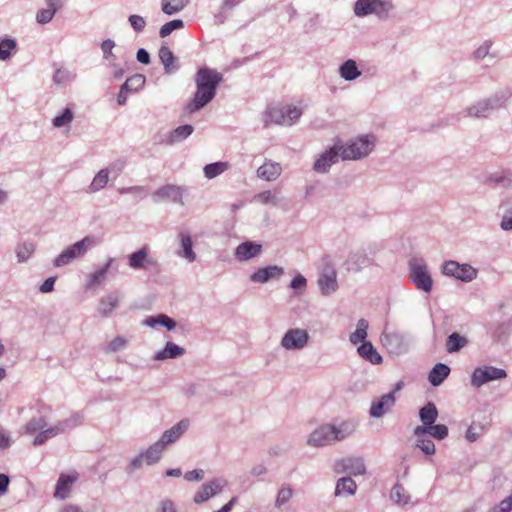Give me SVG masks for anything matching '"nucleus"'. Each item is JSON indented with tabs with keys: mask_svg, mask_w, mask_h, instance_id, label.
<instances>
[{
	"mask_svg": "<svg viewBox=\"0 0 512 512\" xmlns=\"http://www.w3.org/2000/svg\"><path fill=\"white\" fill-rule=\"evenodd\" d=\"M411 279L417 288H431L432 286V279L424 266H414L411 271Z\"/></svg>",
	"mask_w": 512,
	"mask_h": 512,
	"instance_id": "obj_23",
	"label": "nucleus"
},
{
	"mask_svg": "<svg viewBox=\"0 0 512 512\" xmlns=\"http://www.w3.org/2000/svg\"><path fill=\"white\" fill-rule=\"evenodd\" d=\"M415 446L426 455H433L435 453V444L430 438L424 437L417 439Z\"/></svg>",
	"mask_w": 512,
	"mask_h": 512,
	"instance_id": "obj_51",
	"label": "nucleus"
},
{
	"mask_svg": "<svg viewBox=\"0 0 512 512\" xmlns=\"http://www.w3.org/2000/svg\"><path fill=\"white\" fill-rule=\"evenodd\" d=\"M182 252L180 255L186 258L188 261L193 262L196 259V255L192 249V239L185 233H180Z\"/></svg>",
	"mask_w": 512,
	"mask_h": 512,
	"instance_id": "obj_41",
	"label": "nucleus"
},
{
	"mask_svg": "<svg viewBox=\"0 0 512 512\" xmlns=\"http://www.w3.org/2000/svg\"><path fill=\"white\" fill-rule=\"evenodd\" d=\"M127 339L123 336H117L111 340L104 348V352L107 354L118 352L123 350L127 345Z\"/></svg>",
	"mask_w": 512,
	"mask_h": 512,
	"instance_id": "obj_46",
	"label": "nucleus"
},
{
	"mask_svg": "<svg viewBox=\"0 0 512 512\" xmlns=\"http://www.w3.org/2000/svg\"><path fill=\"white\" fill-rule=\"evenodd\" d=\"M128 265L134 270H155L158 267L156 257L151 253L148 246H143L128 257Z\"/></svg>",
	"mask_w": 512,
	"mask_h": 512,
	"instance_id": "obj_6",
	"label": "nucleus"
},
{
	"mask_svg": "<svg viewBox=\"0 0 512 512\" xmlns=\"http://www.w3.org/2000/svg\"><path fill=\"white\" fill-rule=\"evenodd\" d=\"M357 352L363 359L371 364L378 365L382 363V356L377 352L371 342H363L357 348Z\"/></svg>",
	"mask_w": 512,
	"mask_h": 512,
	"instance_id": "obj_27",
	"label": "nucleus"
},
{
	"mask_svg": "<svg viewBox=\"0 0 512 512\" xmlns=\"http://www.w3.org/2000/svg\"><path fill=\"white\" fill-rule=\"evenodd\" d=\"M381 342L388 353L394 356H400L407 353L410 347L408 335L396 330H385L381 335Z\"/></svg>",
	"mask_w": 512,
	"mask_h": 512,
	"instance_id": "obj_3",
	"label": "nucleus"
},
{
	"mask_svg": "<svg viewBox=\"0 0 512 512\" xmlns=\"http://www.w3.org/2000/svg\"><path fill=\"white\" fill-rule=\"evenodd\" d=\"M392 8L389 2L382 0H357L354 6V12L357 16H366L368 14H377L384 17Z\"/></svg>",
	"mask_w": 512,
	"mask_h": 512,
	"instance_id": "obj_9",
	"label": "nucleus"
},
{
	"mask_svg": "<svg viewBox=\"0 0 512 512\" xmlns=\"http://www.w3.org/2000/svg\"><path fill=\"white\" fill-rule=\"evenodd\" d=\"M342 145L335 144L332 148L323 153L315 162L314 170L316 172H326L328 168L338 161L341 157Z\"/></svg>",
	"mask_w": 512,
	"mask_h": 512,
	"instance_id": "obj_14",
	"label": "nucleus"
},
{
	"mask_svg": "<svg viewBox=\"0 0 512 512\" xmlns=\"http://www.w3.org/2000/svg\"><path fill=\"white\" fill-rule=\"evenodd\" d=\"M109 264L104 265L99 270L95 271L90 275L91 278V285H100L103 283L108 271H109Z\"/></svg>",
	"mask_w": 512,
	"mask_h": 512,
	"instance_id": "obj_56",
	"label": "nucleus"
},
{
	"mask_svg": "<svg viewBox=\"0 0 512 512\" xmlns=\"http://www.w3.org/2000/svg\"><path fill=\"white\" fill-rule=\"evenodd\" d=\"M144 461H145V458L141 451L138 455L134 456L130 460L129 464L127 465V467L125 469L126 473L128 475L133 474L136 470L140 469L143 466Z\"/></svg>",
	"mask_w": 512,
	"mask_h": 512,
	"instance_id": "obj_55",
	"label": "nucleus"
},
{
	"mask_svg": "<svg viewBox=\"0 0 512 512\" xmlns=\"http://www.w3.org/2000/svg\"><path fill=\"white\" fill-rule=\"evenodd\" d=\"M34 251L33 244H25L18 248L17 255L20 260H26Z\"/></svg>",
	"mask_w": 512,
	"mask_h": 512,
	"instance_id": "obj_62",
	"label": "nucleus"
},
{
	"mask_svg": "<svg viewBox=\"0 0 512 512\" xmlns=\"http://www.w3.org/2000/svg\"><path fill=\"white\" fill-rule=\"evenodd\" d=\"M165 448L158 441L149 446L146 450H143L142 453L145 458V462L147 465H154L158 463L162 457Z\"/></svg>",
	"mask_w": 512,
	"mask_h": 512,
	"instance_id": "obj_31",
	"label": "nucleus"
},
{
	"mask_svg": "<svg viewBox=\"0 0 512 512\" xmlns=\"http://www.w3.org/2000/svg\"><path fill=\"white\" fill-rule=\"evenodd\" d=\"M512 498L510 496L503 499L498 505H495L490 512H511Z\"/></svg>",
	"mask_w": 512,
	"mask_h": 512,
	"instance_id": "obj_58",
	"label": "nucleus"
},
{
	"mask_svg": "<svg viewBox=\"0 0 512 512\" xmlns=\"http://www.w3.org/2000/svg\"><path fill=\"white\" fill-rule=\"evenodd\" d=\"M193 127L189 124L177 127L170 135L171 141H181L191 135Z\"/></svg>",
	"mask_w": 512,
	"mask_h": 512,
	"instance_id": "obj_49",
	"label": "nucleus"
},
{
	"mask_svg": "<svg viewBox=\"0 0 512 512\" xmlns=\"http://www.w3.org/2000/svg\"><path fill=\"white\" fill-rule=\"evenodd\" d=\"M467 343L468 340L466 337L460 335L457 332H453L447 337L446 350L449 353H455L465 347Z\"/></svg>",
	"mask_w": 512,
	"mask_h": 512,
	"instance_id": "obj_35",
	"label": "nucleus"
},
{
	"mask_svg": "<svg viewBox=\"0 0 512 512\" xmlns=\"http://www.w3.org/2000/svg\"><path fill=\"white\" fill-rule=\"evenodd\" d=\"M501 227L504 230H512V211L507 212L501 222Z\"/></svg>",
	"mask_w": 512,
	"mask_h": 512,
	"instance_id": "obj_64",
	"label": "nucleus"
},
{
	"mask_svg": "<svg viewBox=\"0 0 512 512\" xmlns=\"http://www.w3.org/2000/svg\"><path fill=\"white\" fill-rule=\"evenodd\" d=\"M10 484V477L7 474L0 473V496H3Z\"/></svg>",
	"mask_w": 512,
	"mask_h": 512,
	"instance_id": "obj_63",
	"label": "nucleus"
},
{
	"mask_svg": "<svg viewBox=\"0 0 512 512\" xmlns=\"http://www.w3.org/2000/svg\"><path fill=\"white\" fill-rule=\"evenodd\" d=\"M222 81V75L209 68L198 70L195 78L197 90L194 98L187 104L186 111L193 113L207 105L216 94L217 85Z\"/></svg>",
	"mask_w": 512,
	"mask_h": 512,
	"instance_id": "obj_1",
	"label": "nucleus"
},
{
	"mask_svg": "<svg viewBox=\"0 0 512 512\" xmlns=\"http://www.w3.org/2000/svg\"><path fill=\"white\" fill-rule=\"evenodd\" d=\"M334 471L338 474L362 476L366 473V465L362 457H345L335 462Z\"/></svg>",
	"mask_w": 512,
	"mask_h": 512,
	"instance_id": "obj_10",
	"label": "nucleus"
},
{
	"mask_svg": "<svg viewBox=\"0 0 512 512\" xmlns=\"http://www.w3.org/2000/svg\"><path fill=\"white\" fill-rule=\"evenodd\" d=\"M357 424L352 420L342 421L338 425H334V438L342 441L351 436L356 431Z\"/></svg>",
	"mask_w": 512,
	"mask_h": 512,
	"instance_id": "obj_29",
	"label": "nucleus"
},
{
	"mask_svg": "<svg viewBox=\"0 0 512 512\" xmlns=\"http://www.w3.org/2000/svg\"><path fill=\"white\" fill-rule=\"evenodd\" d=\"M227 168L228 164L226 162L211 163L204 167V174L207 178L212 179L223 173Z\"/></svg>",
	"mask_w": 512,
	"mask_h": 512,
	"instance_id": "obj_44",
	"label": "nucleus"
},
{
	"mask_svg": "<svg viewBox=\"0 0 512 512\" xmlns=\"http://www.w3.org/2000/svg\"><path fill=\"white\" fill-rule=\"evenodd\" d=\"M122 297L116 291L108 293L99 301L98 311L103 317H108L119 306Z\"/></svg>",
	"mask_w": 512,
	"mask_h": 512,
	"instance_id": "obj_19",
	"label": "nucleus"
},
{
	"mask_svg": "<svg viewBox=\"0 0 512 512\" xmlns=\"http://www.w3.org/2000/svg\"><path fill=\"white\" fill-rule=\"evenodd\" d=\"M357 485L351 477H342L337 480L335 487V496L347 494L352 496L356 493Z\"/></svg>",
	"mask_w": 512,
	"mask_h": 512,
	"instance_id": "obj_34",
	"label": "nucleus"
},
{
	"mask_svg": "<svg viewBox=\"0 0 512 512\" xmlns=\"http://www.w3.org/2000/svg\"><path fill=\"white\" fill-rule=\"evenodd\" d=\"M294 491L289 484H283L280 489L278 490L276 499H275V507L281 508L286 503L289 502V500L293 497Z\"/></svg>",
	"mask_w": 512,
	"mask_h": 512,
	"instance_id": "obj_40",
	"label": "nucleus"
},
{
	"mask_svg": "<svg viewBox=\"0 0 512 512\" xmlns=\"http://www.w3.org/2000/svg\"><path fill=\"white\" fill-rule=\"evenodd\" d=\"M419 417L421 422L426 426L434 424L438 417L436 405L433 402H428L419 410Z\"/></svg>",
	"mask_w": 512,
	"mask_h": 512,
	"instance_id": "obj_33",
	"label": "nucleus"
},
{
	"mask_svg": "<svg viewBox=\"0 0 512 512\" xmlns=\"http://www.w3.org/2000/svg\"><path fill=\"white\" fill-rule=\"evenodd\" d=\"M47 423L44 417L30 419L24 427L25 433L34 434L37 431H42Z\"/></svg>",
	"mask_w": 512,
	"mask_h": 512,
	"instance_id": "obj_48",
	"label": "nucleus"
},
{
	"mask_svg": "<svg viewBox=\"0 0 512 512\" xmlns=\"http://www.w3.org/2000/svg\"><path fill=\"white\" fill-rule=\"evenodd\" d=\"M429 435L437 440H443L448 436V427L444 424H432L429 426Z\"/></svg>",
	"mask_w": 512,
	"mask_h": 512,
	"instance_id": "obj_53",
	"label": "nucleus"
},
{
	"mask_svg": "<svg viewBox=\"0 0 512 512\" xmlns=\"http://www.w3.org/2000/svg\"><path fill=\"white\" fill-rule=\"evenodd\" d=\"M182 196L183 190L175 185H165L154 193L156 200H172L180 204H183Z\"/></svg>",
	"mask_w": 512,
	"mask_h": 512,
	"instance_id": "obj_20",
	"label": "nucleus"
},
{
	"mask_svg": "<svg viewBox=\"0 0 512 512\" xmlns=\"http://www.w3.org/2000/svg\"><path fill=\"white\" fill-rule=\"evenodd\" d=\"M487 429V424L482 422H473L466 430L465 439L468 442H475Z\"/></svg>",
	"mask_w": 512,
	"mask_h": 512,
	"instance_id": "obj_42",
	"label": "nucleus"
},
{
	"mask_svg": "<svg viewBox=\"0 0 512 512\" xmlns=\"http://www.w3.org/2000/svg\"><path fill=\"white\" fill-rule=\"evenodd\" d=\"M506 377L507 373L502 368H497L494 366L477 367L472 372L471 385L474 388H480L481 386L488 382L504 379Z\"/></svg>",
	"mask_w": 512,
	"mask_h": 512,
	"instance_id": "obj_7",
	"label": "nucleus"
},
{
	"mask_svg": "<svg viewBox=\"0 0 512 512\" xmlns=\"http://www.w3.org/2000/svg\"><path fill=\"white\" fill-rule=\"evenodd\" d=\"M367 329H368V321L365 319H360L357 322L356 330L350 335V342L354 345L358 343L367 342L365 339L367 337Z\"/></svg>",
	"mask_w": 512,
	"mask_h": 512,
	"instance_id": "obj_37",
	"label": "nucleus"
},
{
	"mask_svg": "<svg viewBox=\"0 0 512 512\" xmlns=\"http://www.w3.org/2000/svg\"><path fill=\"white\" fill-rule=\"evenodd\" d=\"M129 23L136 32L142 31L146 26L145 19L140 15H131Z\"/></svg>",
	"mask_w": 512,
	"mask_h": 512,
	"instance_id": "obj_59",
	"label": "nucleus"
},
{
	"mask_svg": "<svg viewBox=\"0 0 512 512\" xmlns=\"http://www.w3.org/2000/svg\"><path fill=\"white\" fill-rule=\"evenodd\" d=\"M261 252V245L254 242H244L235 251V256L240 261H246L257 256Z\"/></svg>",
	"mask_w": 512,
	"mask_h": 512,
	"instance_id": "obj_22",
	"label": "nucleus"
},
{
	"mask_svg": "<svg viewBox=\"0 0 512 512\" xmlns=\"http://www.w3.org/2000/svg\"><path fill=\"white\" fill-rule=\"evenodd\" d=\"M184 26L183 21L180 19H175L170 22L165 23L159 31V34L162 38L169 36L174 30L181 29Z\"/></svg>",
	"mask_w": 512,
	"mask_h": 512,
	"instance_id": "obj_50",
	"label": "nucleus"
},
{
	"mask_svg": "<svg viewBox=\"0 0 512 512\" xmlns=\"http://www.w3.org/2000/svg\"><path fill=\"white\" fill-rule=\"evenodd\" d=\"M185 354V349L173 342H167L165 347L154 355V360L163 361L175 359Z\"/></svg>",
	"mask_w": 512,
	"mask_h": 512,
	"instance_id": "obj_21",
	"label": "nucleus"
},
{
	"mask_svg": "<svg viewBox=\"0 0 512 512\" xmlns=\"http://www.w3.org/2000/svg\"><path fill=\"white\" fill-rule=\"evenodd\" d=\"M63 433V429L59 427L58 423L50 428L42 429L33 440L34 446L44 444L48 439Z\"/></svg>",
	"mask_w": 512,
	"mask_h": 512,
	"instance_id": "obj_36",
	"label": "nucleus"
},
{
	"mask_svg": "<svg viewBox=\"0 0 512 512\" xmlns=\"http://www.w3.org/2000/svg\"><path fill=\"white\" fill-rule=\"evenodd\" d=\"M189 0H161L162 11L167 15H173L183 10Z\"/></svg>",
	"mask_w": 512,
	"mask_h": 512,
	"instance_id": "obj_38",
	"label": "nucleus"
},
{
	"mask_svg": "<svg viewBox=\"0 0 512 512\" xmlns=\"http://www.w3.org/2000/svg\"><path fill=\"white\" fill-rule=\"evenodd\" d=\"M72 120H73V113L69 108H66L61 115L56 116L53 119V125L57 128L64 127V126H67L68 124H70L72 122Z\"/></svg>",
	"mask_w": 512,
	"mask_h": 512,
	"instance_id": "obj_52",
	"label": "nucleus"
},
{
	"mask_svg": "<svg viewBox=\"0 0 512 512\" xmlns=\"http://www.w3.org/2000/svg\"><path fill=\"white\" fill-rule=\"evenodd\" d=\"M310 340V335L306 329L290 328L281 338L280 345L288 351H300L304 349Z\"/></svg>",
	"mask_w": 512,
	"mask_h": 512,
	"instance_id": "obj_5",
	"label": "nucleus"
},
{
	"mask_svg": "<svg viewBox=\"0 0 512 512\" xmlns=\"http://www.w3.org/2000/svg\"><path fill=\"white\" fill-rule=\"evenodd\" d=\"M340 75L348 81L356 79L360 75L356 62L354 60H347L340 67Z\"/></svg>",
	"mask_w": 512,
	"mask_h": 512,
	"instance_id": "obj_39",
	"label": "nucleus"
},
{
	"mask_svg": "<svg viewBox=\"0 0 512 512\" xmlns=\"http://www.w3.org/2000/svg\"><path fill=\"white\" fill-rule=\"evenodd\" d=\"M159 58L164 66V71L167 74H171L177 70L175 57L172 51L167 46H162L159 49Z\"/></svg>",
	"mask_w": 512,
	"mask_h": 512,
	"instance_id": "obj_32",
	"label": "nucleus"
},
{
	"mask_svg": "<svg viewBox=\"0 0 512 512\" xmlns=\"http://www.w3.org/2000/svg\"><path fill=\"white\" fill-rule=\"evenodd\" d=\"M16 43L12 39H5L0 42V59L6 60L10 57L11 52L15 49Z\"/></svg>",
	"mask_w": 512,
	"mask_h": 512,
	"instance_id": "obj_54",
	"label": "nucleus"
},
{
	"mask_svg": "<svg viewBox=\"0 0 512 512\" xmlns=\"http://www.w3.org/2000/svg\"><path fill=\"white\" fill-rule=\"evenodd\" d=\"M374 147V141L367 137H360L347 147L342 145L341 158L343 160H356L367 156Z\"/></svg>",
	"mask_w": 512,
	"mask_h": 512,
	"instance_id": "obj_8",
	"label": "nucleus"
},
{
	"mask_svg": "<svg viewBox=\"0 0 512 512\" xmlns=\"http://www.w3.org/2000/svg\"><path fill=\"white\" fill-rule=\"evenodd\" d=\"M336 443L334 425L323 424L316 428L308 437L307 444L313 447H324Z\"/></svg>",
	"mask_w": 512,
	"mask_h": 512,
	"instance_id": "obj_12",
	"label": "nucleus"
},
{
	"mask_svg": "<svg viewBox=\"0 0 512 512\" xmlns=\"http://www.w3.org/2000/svg\"><path fill=\"white\" fill-rule=\"evenodd\" d=\"M81 424V416L79 414H73L63 421L58 422L59 427L63 429V433L70 428H74Z\"/></svg>",
	"mask_w": 512,
	"mask_h": 512,
	"instance_id": "obj_57",
	"label": "nucleus"
},
{
	"mask_svg": "<svg viewBox=\"0 0 512 512\" xmlns=\"http://www.w3.org/2000/svg\"><path fill=\"white\" fill-rule=\"evenodd\" d=\"M95 244L93 237H84L81 241L76 242L72 246L64 250L55 260L56 267L64 266L71 263L74 259L83 256L89 247Z\"/></svg>",
	"mask_w": 512,
	"mask_h": 512,
	"instance_id": "obj_4",
	"label": "nucleus"
},
{
	"mask_svg": "<svg viewBox=\"0 0 512 512\" xmlns=\"http://www.w3.org/2000/svg\"><path fill=\"white\" fill-rule=\"evenodd\" d=\"M282 168L280 164L266 161L263 165H261L258 170V176L267 181H273L277 179L281 174Z\"/></svg>",
	"mask_w": 512,
	"mask_h": 512,
	"instance_id": "obj_26",
	"label": "nucleus"
},
{
	"mask_svg": "<svg viewBox=\"0 0 512 512\" xmlns=\"http://www.w3.org/2000/svg\"><path fill=\"white\" fill-rule=\"evenodd\" d=\"M317 282L320 288H333L337 284L336 270L328 261H323Z\"/></svg>",
	"mask_w": 512,
	"mask_h": 512,
	"instance_id": "obj_18",
	"label": "nucleus"
},
{
	"mask_svg": "<svg viewBox=\"0 0 512 512\" xmlns=\"http://www.w3.org/2000/svg\"><path fill=\"white\" fill-rule=\"evenodd\" d=\"M283 274V269L278 266L260 268L251 275V279L257 283H264L272 278H278Z\"/></svg>",
	"mask_w": 512,
	"mask_h": 512,
	"instance_id": "obj_24",
	"label": "nucleus"
},
{
	"mask_svg": "<svg viewBox=\"0 0 512 512\" xmlns=\"http://www.w3.org/2000/svg\"><path fill=\"white\" fill-rule=\"evenodd\" d=\"M78 479V473L64 474L61 473L56 484L54 497L56 499L65 500L71 493V485Z\"/></svg>",
	"mask_w": 512,
	"mask_h": 512,
	"instance_id": "obj_17",
	"label": "nucleus"
},
{
	"mask_svg": "<svg viewBox=\"0 0 512 512\" xmlns=\"http://www.w3.org/2000/svg\"><path fill=\"white\" fill-rule=\"evenodd\" d=\"M302 115V110L290 104H275L270 106L264 114L265 125H292Z\"/></svg>",
	"mask_w": 512,
	"mask_h": 512,
	"instance_id": "obj_2",
	"label": "nucleus"
},
{
	"mask_svg": "<svg viewBox=\"0 0 512 512\" xmlns=\"http://www.w3.org/2000/svg\"><path fill=\"white\" fill-rule=\"evenodd\" d=\"M144 84L145 77L141 74H136L129 77L122 86L123 89L128 91H137L139 88L143 87Z\"/></svg>",
	"mask_w": 512,
	"mask_h": 512,
	"instance_id": "obj_47",
	"label": "nucleus"
},
{
	"mask_svg": "<svg viewBox=\"0 0 512 512\" xmlns=\"http://www.w3.org/2000/svg\"><path fill=\"white\" fill-rule=\"evenodd\" d=\"M226 485V481L220 478H215L210 482L202 485L199 491H197L193 497V502L197 505L208 501L213 496L222 492Z\"/></svg>",
	"mask_w": 512,
	"mask_h": 512,
	"instance_id": "obj_13",
	"label": "nucleus"
},
{
	"mask_svg": "<svg viewBox=\"0 0 512 512\" xmlns=\"http://www.w3.org/2000/svg\"><path fill=\"white\" fill-rule=\"evenodd\" d=\"M204 477V471L202 469H194L184 474L186 481H201Z\"/></svg>",
	"mask_w": 512,
	"mask_h": 512,
	"instance_id": "obj_61",
	"label": "nucleus"
},
{
	"mask_svg": "<svg viewBox=\"0 0 512 512\" xmlns=\"http://www.w3.org/2000/svg\"><path fill=\"white\" fill-rule=\"evenodd\" d=\"M108 171L106 169L100 170L94 177L91 185L89 186L90 192H96L106 186L108 183Z\"/></svg>",
	"mask_w": 512,
	"mask_h": 512,
	"instance_id": "obj_45",
	"label": "nucleus"
},
{
	"mask_svg": "<svg viewBox=\"0 0 512 512\" xmlns=\"http://www.w3.org/2000/svg\"><path fill=\"white\" fill-rule=\"evenodd\" d=\"M48 8L41 9L36 14L38 23L46 24L52 20L56 11L61 7V0H46Z\"/></svg>",
	"mask_w": 512,
	"mask_h": 512,
	"instance_id": "obj_28",
	"label": "nucleus"
},
{
	"mask_svg": "<svg viewBox=\"0 0 512 512\" xmlns=\"http://www.w3.org/2000/svg\"><path fill=\"white\" fill-rule=\"evenodd\" d=\"M391 499L398 505L404 506L410 503V495L405 493L402 485L395 484L391 490Z\"/></svg>",
	"mask_w": 512,
	"mask_h": 512,
	"instance_id": "obj_43",
	"label": "nucleus"
},
{
	"mask_svg": "<svg viewBox=\"0 0 512 512\" xmlns=\"http://www.w3.org/2000/svg\"><path fill=\"white\" fill-rule=\"evenodd\" d=\"M156 512H177V508L171 499H164L158 503Z\"/></svg>",
	"mask_w": 512,
	"mask_h": 512,
	"instance_id": "obj_60",
	"label": "nucleus"
},
{
	"mask_svg": "<svg viewBox=\"0 0 512 512\" xmlns=\"http://www.w3.org/2000/svg\"><path fill=\"white\" fill-rule=\"evenodd\" d=\"M450 374V367L444 363H437L429 372L428 380L432 386L441 385Z\"/></svg>",
	"mask_w": 512,
	"mask_h": 512,
	"instance_id": "obj_25",
	"label": "nucleus"
},
{
	"mask_svg": "<svg viewBox=\"0 0 512 512\" xmlns=\"http://www.w3.org/2000/svg\"><path fill=\"white\" fill-rule=\"evenodd\" d=\"M189 425L188 419L180 420L170 429L164 431L158 442L166 448L167 445L175 443L188 430Z\"/></svg>",
	"mask_w": 512,
	"mask_h": 512,
	"instance_id": "obj_15",
	"label": "nucleus"
},
{
	"mask_svg": "<svg viewBox=\"0 0 512 512\" xmlns=\"http://www.w3.org/2000/svg\"><path fill=\"white\" fill-rule=\"evenodd\" d=\"M394 392H390L373 401L369 410V414L373 418H381L386 411L395 405Z\"/></svg>",
	"mask_w": 512,
	"mask_h": 512,
	"instance_id": "obj_16",
	"label": "nucleus"
},
{
	"mask_svg": "<svg viewBox=\"0 0 512 512\" xmlns=\"http://www.w3.org/2000/svg\"><path fill=\"white\" fill-rule=\"evenodd\" d=\"M442 271L445 275L453 276L462 281H471L476 278L477 270L469 264H459L456 261H446Z\"/></svg>",
	"mask_w": 512,
	"mask_h": 512,
	"instance_id": "obj_11",
	"label": "nucleus"
},
{
	"mask_svg": "<svg viewBox=\"0 0 512 512\" xmlns=\"http://www.w3.org/2000/svg\"><path fill=\"white\" fill-rule=\"evenodd\" d=\"M144 324L149 327H155L157 325L165 327L168 331L175 329L176 321L166 314H159L157 316H150L145 319Z\"/></svg>",
	"mask_w": 512,
	"mask_h": 512,
	"instance_id": "obj_30",
	"label": "nucleus"
}]
</instances>
